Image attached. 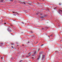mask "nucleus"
<instances>
[{
	"instance_id": "1",
	"label": "nucleus",
	"mask_w": 62,
	"mask_h": 62,
	"mask_svg": "<svg viewBox=\"0 0 62 62\" xmlns=\"http://www.w3.org/2000/svg\"><path fill=\"white\" fill-rule=\"evenodd\" d=\"M42 60L43 61H44V60H45V56L43 55L42 57Z\"/></svg>"
},
{
	"instance_id": "2",
	"label": "nucleus",
	"mask_w": 62,
	"mask_h": 62,
	"mask_svg": "<svg viewBox=\"0 0 62 62\" xmlns=\"http://www.w3.org/2000/svg\"><path fill=\"white\" fill-rule=\"evenodd\" d=\"M12 30V29L11 28H8L7 29V30L9 31H10V32L11 31V30Z\"/></svg>"
},
{
	"instance_id": "3",
	"label": "nucleus",
	"mask_w": 62,
	"mask_h": 62,
	"mask_svg": "<svg viewBox=\"0 0 62 62\" xmlns=\"http://www.w3.org/2000/svg\"><path fill=\"white\" fill-rule=\"evenodd\" d=\"M27 3V2L24 0L23 2V3L24 4H25L26 3Z\"/></svg>"
},
{
	"instance_id": "4",
	"label": "nucleus",
	"mask_w": 62,
	"mask_h": 62,
	"mask_svg": "<svg viewBox=\"0 0 62 62\" xmlns=\"http://www.w3.org/2000/svg\"><path fill=\"white\" fill-rule=\"evenodd\" d=\"M59 13H60L61 14H62V10H59Z\"/></svg>"
},
{
	"instance_id": "5",
	"label": "nucleus",
	"mask_w": 62,
	"mask_h": 62,
	"mask_svg": "<svg viewBox=\"0 0 62 62\" xmlns=\"http://www.w3.org/2000/svg\"><path fill=\"white\" fill-rule=\"evenodd\" d=\"M28 55V57L30 56V55H31V53H29Z\"/></svg>"
},
{
	"instance_id": "6",
	"label": "nucleus",
	"mask_w": 62,
	"mask_h": 62,
	"mask_svg": "<svg viewBox=\"0 0 62 62\" xmlns=\"http://www.w3.org/2000/svg\"><path fill=\"white\" fill-rule=\"evenodd\" d=\"M40 56L39 55V58H38V59H39V58H40Z\"/></svg>"
},
{
	"instance_id": "7",
	"label": "nucleus",
	"mask_w": 62,
	"mask_h": 62,
	"mask_svg": "<svg viewBox=\"0 0 62 62\" xmlns=\"http://www.w3.org/2000/svg\"><path fill=\"white\" fill-rule=\"evenodd\" d=\"M4 0H1V2H3Z\"/></svg>"
},
{
	"instance_id": "8",
	"label": "nucleus",
	"mask_w": 62,
	"mask_h": 62,
	"mask_svg": "<svg viewBox=\"0 0 62 62\" xmlns=\"http://www.w3.org/2000/svg\"><path fill=\"white\" fill-rule=\"evenodd\" d=\"M36 54V51H34V54Z\"/></svg>"
},
{
	"instance_id": "9",
	"label": "nucleus",
	"mask_w": 62,
	"mask_h": 62,
	"mask_svg": "<svg viewBox=\"0 0 62 62\" xmlns=\"http://www.w3.org/2000/svg\"><path fill=\"white\" fill-rule=\"evenodd\" d=\"M1 58L2 59H3V58H4V57H1Z\"/></svg>"
},
{
	"instance_id": "10",
	"label": "nucleus",
	"mask_w": 62,
	"mask_h": 62,
	"mask_svg": "<svg viewBox=\"0 0 62 62\" xmlns=\"http://www.w3.org/2000/svg\"><path fill=\"white\" fill-rule=\"evenodd\" d=\"M62 4H61V3H59V5H61Z\"/></svg>"
},
{
	"instance_id": "11",
	"label": "nucleus",
	"mask_w": 62,
	"mask_h": 62,
	"mask_svg": "<svg viewBox=\"0 0 62 62\" xmlns=\"http://www.w3.org/2000/svg\"><path fill=\"white\" fill-rule=\"evenodd\" d=\"M43 45H44V44H43V45H41V46H43Z\"/></svg>"
},
{
	"instance_id": "12",
	"label": "nucleus",
	"mask_w": 62,
	"mask_h": 62,
	"mask_svg": "<svg viewBox=\"0 0 62 62\" xmlns=\"http://www.w3.org/2000/svg\"><path fill=\"white\" fill-rule=\"evenodd\" d=\"M22 61H20L19 62H21Z\"/></svg>"
},
{
	"instance_id": "13",
	"label": "nucleus",
	"mask_w": 62,
	"mask_h": 62,
	"mask_svg": "<svg viewBox=\"0 0 62 62\" xmlns=\"http://www.w3.org/2000/svg\"><path fill=\"white\" fill-rule=\"evenodd\" d=\"M16 14H15L14 15H15V16H16Z\"/></svg>"
},
{
	"instance_id": "14",
	"label": "nucleus",
	"mask_w": 62,
	"mask_h": 62,
	"mask_svg": "<svg viewBox=\"0 0 62 62\" xmlns=\"http://www.w3.org/2000/svg\"><path fill=\"white\" fill-rule=\"evenodd\" d=\"M56 7L55 8H54V9H56Z\"/></svg>"
},
{
	"instance_id": "15",
	"label": "nucleus",
	"mask_w": 62,
	"mask_h": 62,
	"mask_svg": "<svg viewBox=\"0 0 62 62\" xmlns=\"http://www.w3.org/2000/svg\"><path fill=\"white\" fill-rule=\"evenodd\" d=\"M11 45H14V44H11Z\"/></svg>"
},
{
	"instance_id": "16",
	"label": "nucleus",
	"mask_w": 62,
	"mask_h": 62,
	"mask_svg": "<svg viewBox=\"0 0 62 62\" xmlns=\"http://www.w3.org/2000/svg\"><path fill=\"white\" fill-rule=\"evenodd\" d=\"M11 47L12 48H13V46H11Z\"/></svg>"
},
{
	"instance_id": "17",
	"label": "nucleus",
	"mask_w": 62,
	"mask_h": 62,
	"mask_svg": "<svg viewBox=\"0 0 62 62\" xmlns=\"http://www.w3.org/2000/svg\"><path fill=\"white\" fill-rule=\"evenodd\" d=\"M31 33H33V32H32V31H31Z\"/></svg>"
},
{
	"instance_id": "18",
	"label": "nucleus",
	"mask_w": 62,
	"mask_h": 62,
	"mask_svg": "<svg viewBox=\"0 0 62 62\" xmlns=\"http://www.w3.org/2000/svg\"><path fill=\"white\" fill-rule=\"evenodd\" d=\"M4 24H6V23H4Z\"/></svg>"
},
{
	"instance_id": "19",
	"label": "nucleus",
	"mask_w": 62,
	"mask_h": 62,
	"mask_svg": "<svg viewBox=\"0 0 62 62\" xmlns=\"http://www.w3.org/2000/svg\"><path fill=\"white\" fill-rule=\"evenodd\" d=\"M13 13H15V12H13Z\"/></svg>"
},
{
	"instance_id": "20",
	"label": "nucleus",
	"mask_w": 62,
	"mask_h": 62,
	"mask_svg": "<svg viewBox=\"0 0 62 62\" xmlns=\"http://www.w3.org/2000/svg\"><path fill=\"white\" fill-rule=\"evenodd\" d=\"M22 46H24V45H22Z\"/></svg>"
},
{
	"instance_id": "21",
	"label": "nucleus",
	"mask_w": 62,
	"mask_h": 62,
	"mask_svg": "<svg viewBox=\"0 0 62 62\" xmlns=\"http://www.w3.org/2000/svg\"><path fill=\"white\" fill-rule=\"evenodd\" d=\"M22 23H23H23L22 22Z\"/></svg>"
},
{
	"instance_id": "22",
	"label": "nucleus",
	"mask_w": 62,
	"mask_h": 62,
	"mask_svg": "<svg viewBox=\"0 0 62 62\" xmlns=\"http://www.w3.org/2000/svg\"><path fill=\"white\" fill-rule=\"evenodd\" d=\"M29 5H31V4H29Z\"/></svg>"
},
{
	"instance_id": "23",
	"label": "nucleus",
	"mask_w": 62,
	"mask_h": 62,
	"mask_svg": "<svg viewBox=\"0 0 62 62\" xmlns=\"http://www.w3.org/2000/svg\"><path fill=\"white\" fill-rule=\"evenodd\" d=\"M17 13V14H18V13Z\"/></svg>"
},
{
	"instance_id": "24",
	"label": "nucleus",
	"mask_w": 62,
	"mask_h": 62,
	"mask_svg": "<svg viewBox=\"0 0 62 62\" xmlns=\"http://www.w3.org/2000/svg\"><path fill=\"white\" fill-rule=\"evenodd\" d=\"M15 13H17V12Z\"/></svg>"
},
{
	"instance_id": "25",
	"label": "nucleus",
	"mask_w": 62,
	"mask_h": 62,
	"mask_svg": "<svg viewBox=\"0 0 62 62\" xmlns=\"http://www.w3.org/2000/svg\"><path fill=\"white\" fill-rule=\"evenodd\" d=\"M1 56H0V57H1Z\"/></svg>"
},
{
	"instance_id": "26",
	"label": "nucleus",
	"mask_w": 62,
	"mask_h": 62,
	"mask_svg": "<svg viewBox=\"0 0 62 62\" xmlns=\"http://www.w3.org/2000/svg\"><path fill=\"white\" fill-rule=\"evenodd\" d=\"M24 57V56H23V57Z\"/></svg>"
},
{
	"instance_id": "27",
	"label": "nucleus",
	"mask_w": 62,
	"mask_h": 62,
	"mask_svg": "<svg viewBox=\"0 0 62 62\" xmlns=\"http://www.w3.org/2000/svg\"><path fill=\"white\" fill-rule=\"evenodd\" d=\"M13 21H15L14 20H13Z\"/></svg>"
},
{
	"instance_id": "28",
	"label": "nucleus",
	"mask_w": 62,
	"mask_h": 62,
	"mask_svg": "<svg viewBox=\"0 0 62 62\" xmlns=\"http://www.w3.org/2000/svg\"><path fill=\"white\" fill-rule=\"evenodd\" d=\"M50 36H52V35H50Z\"/></svg>"
},
{
	"instance_id": "29",
	"label": "nucleus",
	"mask_w": 62,
	"mask_h": 62,
	"mask_svg": "<svg viewBox=\"0 0 62 62\" xmlns=\"http://www.w3.org/2000/svg\"><path fill=\"white\" fill-rule=\"evenodd\" d=\"M32 58H34V57H32Z\"/></svg>"
},
{
	"instance_id": "30",
	"label": "nucleus",
	"mask_w": 62,
	"mask_h": 62,
	"mask_svg": "<svg viewBox=\"0 0 62 62\" xmlns=\"http://www.w3.org/2000/svg\"><path fill=\"white\" fill-rule=\"evenodd\" d=\"M40 49H39V50H40Z\"/></svg>"
},
{
	"instance_id": "31",
	"label": "nucleus",
	"mask_w": 62,
	"mask_h": 62,
	"mask_svg": "<svg viewBox=\"0 0 62 62\" xmlns=\"http://www.w3.org/2000/svg\"><path fill=\"white\" fill-rule=\"evenodd\" d=\"M31 3H32V2H31Z\"/></svg>"
},
{
	"instance_id": "32",
	"label": "nucleus",
	"mask_w": 62,
	"mask_h": 62,
	"mask_svg": "<svg viewBox=\"0 0 62 62\" xmlns=\"http://www.w3.org/2000/svg\"><path fill=\"white\" fill-rule=\"evenodd\" d=\"M33 56H34V55H33Z\"/></svg>"
}]
</instances>
